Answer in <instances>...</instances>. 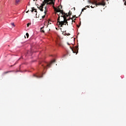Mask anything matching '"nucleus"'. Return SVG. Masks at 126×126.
Returning a JSON list of instances; mask_svg holds the SVG:
<instances>
[{"label": "nucleus", "instance_id": "30", "mask_svg": "<svg viewBox=\"0 0 126 126\" xmlns=\"http://www.w3.org/2000/svg\"><path fill=\"white\" fill-rule=\"evenodd\" d=\"M34 0V1H35V0Z\"/></svg>", "mask_w": 126, "mask_h": 126}, {"label": "nucleus", "instance_id": "32", "mask_svg": "<svg viewBox=\"0 0 126 126\" xmlns=\"http://www.w3.org/2000/svg\"><path fill=\"white\" fill-rule=\"evenodd\" d=\"M124 0V1H125V0Z\"/></svg>", "mask_w": 126, "mask_h": 126}, {"label": "nucleus", "instance_id": "15", "mask_svg": "<svg viewBox=\"0 0 126 126\" xmlns=\"http://www.w3.org/2000/svg\"><path fill=\"white\" fill-rule=\"evenodd\" d=\"M26 35L27 36V38H29V33H28V32H27Z\"/></svg>", "mask_w": 126, "mask_h": 126}, {"label": "nucleus", "instance_id": "11", "mask_svg": "<svg viewBox=\"0 0 126 126\" xmlns=\"http://www.w3.org/2000/svg\"><path fill=\"white\" fill-rule=\"evenodd\" d=\"M43 28H44L43 27L41 28L40 29V31H41V32H42V33H45V31H44V30H43Z\"/></svg>", "mask_w": 126, "mask_h": 126}, {"label": "nucleus", "instance_id": "1", "mask_svg": "<svg viewBox=\"0 0 126 126\" xmlns=\"http://www.w3.org/2000/svg\"><path fill=\"white\" fill-rule=\"evenodd\" d=\"M55 1L56 0H44L42 3L40 4V6L38 5L37 7L40 11H44V9H43V8H44V6H45L46 3L47 5H52H52H55Z\"/></svg>", "mask_w": 126, "mask_h": 126}, {"label": "nucleus", "instance_id": "22", "mask_svg": "<svg viewBox=\"0 0 126 126\" xmlns=\"http://www.w3.org/2000/svg\"><path fill=\"white\" fill-rule=\"evenodd\" d=\"M56 44H57V45H59V46H61V45L60 44H59V42H56Z\"/></svg>", "mask_w": 126, "mask_h": 126}, {"label": "nucleus", "instance_id": "6", "mask_svg": "<svg viewBox=\"0 0 126 126\" xmlns=\"http://www.w3.org/2000/svg\"><path fill=\"white\" fill-rule=\"evenodd\" d=\"M53 63H56V60H54L51 62V63L50 64H47L46 66H45L44 64H42V66H43V69H46L47 67H51V64Z\"/></svg>", "mask_w": 126, "mask_h": 126}, {"label": "nucleus", "instance_id": "10", "mask_svg": "<svg viewBox=\"0 0 126 126\" xmlns=\"http://www.w3.org/2000/svg\"><path fill=\"white\" fill-rule=\"evenodd\" d=\"M32 9L31 10L32 12H33V11H34V10H35L34 12H36V13H37V10L36 9H35L34 7H32Z\"/></svg>", "mask_w": 126, "mask_h": 126}, {"label": "nucleus", "instance_id": "31", "mask_svg": "<svg viewBox=\"0 0 126 126\" xmlns=\"http://www.w3.org/2000/svg\"><path fill=\"white\" fill-rule=\"evenodd\" d=\"M25 38H26V37L25 36Z\"/></svg>", "mask_w": 126, "mask_h": 126}, {"label": "nucleus", "instance_id": "2", "mask_svg": "<svg viewBox=\"0 0 126 126\" xmlns=\"http://www.w3.org/2000/svg\"><path fill=\"white\" fill-rule=\"evenodd\" d=\"M89 3H92V4H95L96 6H98V5H102L104 6V5H106V2H105V1L103 0L101 2H98L97 3V1L94 0V1H89Z\"/></svg>", "mask_w": 126, "mask_h": 126}, {"label": "nucleus", "instance_id": "21", "mask_svg": "<svg viewBox=\"0 0 126 126\" xmlns=\"http://www.w3.org/2000/svg\"><path fill=\"white\" fill-rule=\"evenodd\" d=\"M59 16H62V13H60L59 14H58Z\"/></svg>", "mask_w": 126, "mask_h": 126}, {"label": "nucleus", "instance_id": "20", "mask_svg": "<svg viewBox=\"0 0 126 126\" xmlns=\"http://www.w3.org/2000/svg\"><path fill=\"white\" fill-rule=\"evenodd\" d=\"M68 15L69 16H70V15H71V12L70 11H69V12L68 13Z\"/></svg>", "mask_w": 126, "mask_h": 126}, {"label": "nucleus", "instance_id": "19", "mask_svg": "<svg viewBox=\"0 0 126 126\" xmlns=\"http://www.w3.org/2000/svg\"><path fill=\"white\" fill-rule=\"evenodd\" d=\"M8 72H11V71L5 72H4V74H6V73H8Z\"/></svg>", "mask_w": 126, "mask_h": 126}, {"label": "nucleus", "instance_id": "3", "mask_svg": "<svg viewBox=\"0 0 126 126\" xmlns=\"http://www.w3.org/2000/svg\"><path fill=\"white\" fill-rule=\"evenodd\" d=\"M70 19V18H69L68 19H66V18H65V17H64V19H63V21H61L59 22V23L58 24V25L60 26V27H63V25H68V24H67V20H69Z\"/></svg>", "mask_w": 126, "mask_h": 126}, {"label": "nucleus", "instance_id": "23", "mask_svg": "<svg viewBox=\"0 0 126 126\" xmlns=\"http://www.w3.org/2000/svg\"><path fill=\"white\" fill-rule=\"evenodd\" d=\"M72 22H75V21L73 20H72Z\"/></svg>", "mask_w": 126, "mask_h": 126}, {"label": "nucleus", "instance_id": "7", "mask_svg": "<svg viewBox=\"0 0 126 126\" xmlns=\"http://www.w3.org/2000/svg\"><path fill=\"white\" fill-rule=\"evenodd\" d=\"M44 8H45V10H44V14H45V15L42 16V19L45 18V15H46L47 12H48V10L47 9V6H46L44 7Z\"/></svg>", "mask_w": 126, "mask_h": 126}, {"label": "nucleus", "instance_id": "28", "mask_svg": "<svg viewBox=\"0 0 126 126\" xmlns=\"http://www.w3.org/2000/svg\"><path fill=\"white\" fill-rule=\"evenodd\" d=\"M77 27L79 28V26L77 25Z\"/></svg>", "mask_w": 126, "mask_h": 126}, {"label": "nucleus", "instance_id": "17", "mask_svg": "<svg viewBox=\"0 0 126 126\" xmlns=\"http://www.w3.org/2000/svg\"><path fill=\"white\" fill-rule=\"evenodd\" d=\"M12 26H13L14 27H15V25H14V23H12L11 24Z\"/></svg>", "mask_w": 126, "mask_h": 126}, {"label": "nucleus", "instance_id": "13", "mask_svg": "<svg viewBox=\"0 0 126 126\" xmlns=\"http://www.w3.org/2000/svg\"><path fill=\"white\" fill-rule=\"evenodd\" d=\"M60 22H61L60 21V16H59V17H58V18L57 19V23H58V24L59 23H60Z\"/></svg>", "mask_w": 126, "mask_h": 126}, {"label": "nucleus", "instance_id": "26", "mask_svg": "<svg viewBox=\"0 0 126 126\" xmlns=\"http://www.w3.org/2000/svg\"><path fill=\"white\" fill-rule=\"evenodd\" d=\"M28 11H29V10H28V11L26 12L27 13H28Z\"/></svg>", "mask_w": 126, "mask_h": 126}, {"label": "nucleus", "instance_id": "27", "mask_svg": "<svg viewBox=\"0 0 126 126\" xmlns=\"http://www.w3.org/2000/svg\"><path fill=\"white\" fill-rule=\"evenodd\" d=\"M90 6H87L86 7H89Z\"/></svg>", "mask_w": 126, "mask_h": 126}, {"label": "nucleus", "instance_id": "14", "mask_svg": "<svg viewBox=\"0 0 126 126\" xmlns=\"http://www.w3.org/2000/svg\"><path fill=\"white\" fill-rule=\"evenodd\" d=\"M57 8H60V9H62V8H63V6L60 5Z\"/></svg>", "mask_w": 126, "mask_h": 126}, {"label": "nucleus", "instance_id": "4", "mask_svg": "<svg viewBox=\"0 0 126 126\" xmlns=\"http://www.w3.org/2000/svg\"><path fill=\"white\" fill-rule=\"evenodd\" d=\"M53 6V8L55 11H56V12H60V13H61L62 14L61 17H63V15H64L65 13L63 12V10H61V8H56L55 6H54V5Z\"/></svg>", "mask_w": 126, "mask_h": 126}, {"label": "nucleus", "instance_id": "16", "mask_svg": "<svg viewBox=\"0 0 126 126\" xmlns=\"http://www.w3.org/2000/svg\"><path fill=\"white\" fill-rule=\"evenodd\" d=\"M85 9H86V6L85 8H83V9H82V12H83V11H84V10H85Z\"/></svg>", "mask_w": 126, "mask_h": 126}, {"label": "nucleus", "instance_id": "12", "mask_svg": "<svg viewBox=\"0 0 126 126\" xmlns=\"http://www.w3.org/2000/svg\"><path fill=\"white\" fill-rule=\"evenodd\" d=\"M34 76H35L36 77H37V78H41V77H43V75L42 76H36V75H34Z\"/></svg>", "mask_w": 126, "mask_h": 126}, {"label": "nucleus", "instance_id": "25", "mask_svg": "<svg viewBox=\"0 0 126 126\" xmlns=\"http://www.w3.org/2000/svg\"><path fill=\"white\" fill-rule=\"evenodd\" d=\"M91 7H92V8H94V7H93L92 6H91Z\"/></svg>", "mask_w": 126, "mask_h": 126}, {"label": "nucleus", "instance_id": "8", "mask_svg": "<svg viewBox=\"0 0 126 126\" xmlns=\"http://www.w3.org/2000/svg\"><path fill=\"white\" fill-rule=\"evenodd\" d=\"M68 16H69V15L67 14V13H65V14L63 15V19H64V17H65V18H66V19H67V17H68Z\"/></svg>", "mask_w": 126, "mask_h": 126}, {"label": "nucleus", "instance_id": "5", "mask_svg": "<svg viewBox=\"0 0 126 126\" xmlns=\"http://www.w3.org/2000/svg\"><path fill=\"white\" fill-rule=\"evenodd\" d=\"M71 49L74 54H76V55H77V54L78 53V46H76L73 48H71Z\"/></svg>", "mask_w": 126, "mask_h": 126}, {"label": "nucleus", "instance_id": "9", "mask_svg": "<svg viewBox=\"0 0 126 126\" xmlns=\"http://www.w3.org/2000/svg\"><path fill=\"white\" fill-rule=\"evenodd\" d=\"M21 0H15V4L16 5L17 4H19V2H20V1Z\"/></svg>", "mask_w": 126, "mask_h": 126}, {"label": "nucleus", "instance_id": "24", "mask_svg": "<svg viewBox=\"0 0 126 126\" xmlns=\"http://www.w3.org/2000/svg\"><path fill=\"white\" fill-rule=\"evenodd\" d=\"M124 4H125V5H126V1H125Z\"/></svg>", "mask_w": 126, "mask_h": 126}, {"label": "nucleus", "instance_id": "29", "mask_svg": "<svg viewBox=\"0 0 126 126\" xmlns=\"http://www.w3.org/2000/svg\"><path fill=\"white\" fill-rule=\"evenodd\" d=\"M74 10L75 9V7H74Z\"/></svg>", "mask_w": 126, "mask_h": 126}, {"label": "nucleus", "instance_id": "18", "mask_svg": "<svg viewBox=\"0 0 126 126\" xmlns=\"http://www.w3.org/2000/svg\"><path fill=\"white\" fill-rule=\"evenodd\" d=\"M29 25H31V23H29L27 24V27H29Z\"/></svg>", "mask_w": 126, "mask_h": 126}]
</instances>
